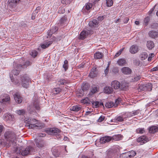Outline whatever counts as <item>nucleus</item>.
I'll return each mask as SVG.
<instances>
[{
	"mask_svg": "<svg viewBox=\"0 0 158 158\" xmlns=\"http://www.w3.org/2000/svg\"><path fill=\"white\" fill-rule=\"evenodd\" d=\"M118 64L120 66L125 65L127 64V62L125 59L123 58H120L117 61Z\"/></svg>",
	"mask_w": 158,
	"mask_h": 158,
	"instance_id": "4be33fe9",
	"label": "nucleus"
},
{
	"mask_svg": "<svg viewBox=\"0 0 158 158\" xmlns=\"http://www.w3.org/2000/svg\"><path fill=\"white\" fill-rule=\"evenodd\" d=\"M111 85L112 87L115 89H120L121 87L120 83L117 80H114L112 81Z\"/></svg>",
	"mask_w": 158,
	"mask_h": 158,
	"instance_id": "ddd939ff",
	"label": "nucleus"
},
{
	"mask_svg": "<svg viewBox=\"0 0 158 158\" xmlns=\"http://www.w3.org/2000/svg\"><path fill=\"white\" fill-rule=\"evenodd\" d=\"M105 117L103 116H101L97 120L98 122H102L104 119Z\"/></svg>",
	"mask_w": 158,
	"mask_h": 158,
	"instance_id": "5fc2aeb1",
	"label": "nucleus"
},
{
	"mask_svg": "<svg viewBox=\"0 0 158 158\" xmlns=\"http://www.w3.org/2000/svg\"><path fill=\"white\" fill-rule=\"evenodd\" d=\"M89 87V85L88 83H83L82 84L81 88L83 90H86L88 89Z\"/></svg>",
	"mask_w": 158,
	"mask_h": 158,
	"instance_id": "e433bc0d",
	"label": "nucleus"
},
{
	"mask_svg": "<svg viewBox=\"0 0 158 158\" xmlns=\"http://www.w3.org/2000/svg\"><path fill=\"white\" fill-rule=\"evenodd\" d=\"M127 152L128 153V154L130 155L129 156L130 158L135 156L136 154V152L133 150H131Z\"/></svg>",
	"mask_w": 158,
	"mask_h": 158,
	"instance_id": "58836bf2",
	"label": "nucleus"
},
{
	"mask_svg": "<svg viewBox=\"0 0 158 158\" xmlns=\"http://www.w3.org/2000/svg\"><path fill=\"white\" fill-rule=\"evenodd\" d=\"M121 102V99L120 98H118L115 100V102H114V107L117 106L118 105L119 103V102Z\"/></svg>",
	"mask_w": 158,
	"mask_h": 158,
	"instance_id": "864d4df0",
	"label": "nucleus"
},
{
	"mask_svg": "<svg viewBox=\"0 0 158 158\" xmlns=\"http://www.w3.org/2000/svg\"><path fill=\"white\" fill-rule=\"evenodd\" d=\"M30 64L31 62L30 61L28 60H27L24 62L23 65L24 66V67H27L28 66L30 65Z\"/></svg>",
	"mask_w": 158,
	"mask_h": 158,
	"instance_id": "4d7b16f0",
	"label": "nucleus"
},
{
	"mask_svg": "<svg viewBox=\"0 0 158 158\" xmlns=\"http://www.w3.org/2000/svg\"><path fill=\"white\" fill-rule=\"evenodd\" d=\"M68 62L67 60H65L64 61V64L63 65V67L65 71H66L68 68Z\"/></svg>",
	"mask_w": 158,
	"mask_h": 158,
	"instance_id": "ea45409f",
	"label": "nucleus"
},
{
	"mask_svg": "<svg viewBox=\"0 0 158 158\" xmlns=\"http://www.w3.org/2000/svg\"><path fill=\"white\" fill-rule=\"evenodd\" d=\"M35 142L36 146L39 148H41L44 146V141L39 139H35Z\"/></svg>",
	"mask_w": 158,
	"mask_h": 158,
	"instance_id": "a211bd4d",
	"label": "nucleus"
},
{
	"mask_svg": "<svg viewBox=\"0 0 158 158\" xmlns=\"http://www.w3.org/2000/svg\"><path fill=\"white\" fill-rule=\"evenodd\" d=\"M97 90H98V87L96 86H94L93 87L91 91L92 93L94 94V93H95Z\"/></svg>",
	"mask_w": 158,
	"mask_h": 158,
	"instance_id": "13d9d810",
	"label": "nucleus"
},
{
	"mask_svg": "<svg viewBox=\"0 0 158 158\" xmlns=\"http://www.w3.org/2000/svg\"><path fill=\"white\" fill-rule=\"evenodd\" d=\"M108 71H109V65L107 66V67H106V69H105V70L104 71L105 74L106 75L107 74V73L108 72Z\"/></svg>",
	"mask_w": 158,
	"mask_h": 158,
	"instance_id": "338daca9",
	"label": "nucleus"
},
{
	"mask_svg": "<svg viewBox=\"0 0 158 158\" xmlns=\"http://www.w3.org/2000/svg\"><path fill=\"white\" fill-rule=\"evenodd\" d=\"M61 89L59 88H54V94L55 95L58 94L61 91Z\"/></svg>",
	"mask_w": 158,
	"mask_h": 158,
	"instance_id": "79ce46f5",
	"label": "nucleus"
},
{
	"mask_svg": "<svg viewBox=\"0 0 158 158\" xmlns=\"http://www.w3.org/2000/svg\"><path fill=\"white\" fill-rule=\"evenodd\" d=\"M120 135H115L114 136V139H115L116 140H119L120 139Z\"/></svg>",
	"mask_w": 158,
	"mask_h": 158,
	"instance_id": "0e129e2a",
	"label": "nucleus"
},
{
	"mask_svg": "<svg viewBox=\"0 0 158 158\" xmlns=\"http://www.w3.org/2000/svg\"><path fill=\"white\" fill-rule=\"evenodd\" d=\"M149 36L152 38H155L158 36V32L157 31H151L149 32Z\"/></svg>",
	"mask_w": 158,
	"mask_h": 158,
	"instance_id": "aec40b11",
	"label": "nucleus"
},
{
	"mask_svg": "<svg viewBox=\"0 0 158 158\" xmlns=\"http://www.w3.org/2000/svg\"><path fill=\"white\" fill-rule=\"evenodd\" d=\"M158 26V24L157 23H153L151 25V27L152 28H155Z\"/></svg>",
	"mask_w": 158,
	"mask_h": 158,
	"instance_id": "680f3d73",
	"label": "nucleus"
},
{
	"mask_svg": "<svg viewBox=\"0 0 158 158\" xmlns=\"http://www.w3.org/2000/svg\"><path fill=\"white\" fill-rule=\"evenodd\" d=\"M149 139L146 136L142 135L137 139V141L140 143L141 145H143L149 141Z\"/></svg>",
	"mask_w": 158,
	"mask_h": 158,
	"instance_id": "6e6552de",
	"label": "nucleus"
},
{
	"mask_svg": "<svg viewBox=\"0 0 158 158\" xmlns=\"http://www.w3.org/2000/svg\"><path fill=\"white\" fill-rule=\"evenodd\" d=\"M19 73V71L17 69L13 70L10 73V77L11 81L15 85L18 84L19 82V81L17 79L16 80L14 79L13 75L15 77V76L18 75Z\"/></svg>",
	"mask_w": 158,
	"mask_h": 158,
	"instance_id": "39448f33",
	"label": "nucleus"
},
{
	"mask_svg": "<svg viewBox=\"0 0 158 158\" xmlns=\"http://www.w3.org/2000/svg\"><path fill=\"white\" fill-rule=\"evenodd\" d=\"M147 46L149 49H152L154 47V44L152 41H148L147 42Z\"/></svg>",
	"mask_w": 158,
	"mask_h": 158,
	"instance_id": "c85d7f7f",
	"label": "nucleus"
},
{
	"mask_svg": "<svg viewBox=\"0 0 158 158\" xmlns=\"http://www.w3.org/2000/svg\"><path fill=\"white\" fill-rule=\"evenodd\" d=\"M93 5L91 3H86L83 6L82 11L85 14H88L92 9Z\"/></svg>",
	"mask_w": 158,
	"mask_h": 158,
	"instance_id": "0eeeda50",
	"label": "nucleus"
},
{
	"mask_svg": "<svg viewBox=\"0 0 158 158\" xmlns=\"http://www.w3.org/2000/svg\"><path fill=\"white\" fill-rule=\"evenodd\" d=\"M143 90H147L149 91H151L152 89V85L150 83H146L143 85Z\"/></svg>",
	"mask_w": 158,
	"mask_h": 158,
	"instance_id": "2eb2a0df",
	"label": "nucleus"
},
{
	"mask_svg": "<svg viewBox=\"0 0 158 158\" xmlns=\"http://www.w3.org/2000/svg\"><path fill=\"white\" fill-rule=\"evenodd\" d=\"M98 24V23L96 19H93L89 22V26L94 27H97Z\"/></svg>",
	"mask_w": 158,
	"mask_h": 158,
	"instance_id": "393cba45",
	"label": "nucleus"
},
{
	"mask_svg": "<svg viewBox=\"0 0 158 158\" xmlns=\"http://www.w3.org/2000/svg\"><path fill=\"white\" fill-rule=\"evenodd\" d=\"M66 18L65 17H63L61 18L59 21V22L58 24L60 23V25L61 26H63L65 25L66 23H65L66 22Z\"/></svg>",
	"mask_w": 158,
	"mask_h": 158,
	"instance_id": "72a5a7b5",
	"label": "nucleus"
},
{
	"mask_svg": "<svg viewBox=\"0 0 158 158\" xmlns=\"http://www.w3.org/2000/svg\"><path fill=\"white\" fill-rule=\"evenodd\" d=\"M140 111L139 110H136L133 111L132 112H126L125 114V115L126 116V117H125L124 118H130L136 115H139L140 113Z\"/></svg>",
	"mask_w": 158,
	"mask_h": 158,
	"instance_id": "1a4fd4ad",
	"label": "nucleus"
},
{
	"mask_svg": "<svg viewBox=\"0 0 158 158\" xmlns=\"http://www.w3.org/2000/svg\"><path fill=\"white\" fill-rule=\"evenodd\" d=\"M14 97L15 100L17 103H20L22 102L23 98L20 96L19 93L18 92L16 93L14 96Z\"/></svg>",
	"mask_w": 158,
	"mask_h": 158,
	"instance_id": "f8f14e48",
	"label": "nucleus"
},
{
	"mask_svg": "<svg viewBox=\"0 0 158 158\" xmlns=\"http://www.w3.org/2000/svg\"><path fill=\"white\" fill-rule=\"evenodd\" d=\"M148 55L146 52H143L140 54V59L142 60H143L146 59L148 57Z\"/></svg>",
	"mask_w": 158,
	"mask_h": 158,
	"instance_id": "c9c22d12",
	"label": "nucleus"
},
{
	"mask_svg": "<svg viewBox=\"0 0 158 158\" xmlns=\"http://www.w3.org/2000/svg\"><path fill=\"white\" fill-rule=\"evenodd\" d=\"M16 112L18 114L20 115H22L23 114L25 113V111L23 110H19L16 111Z\"/></svg>",
	"mask_w": 158,
	"mask_h": 158,
	"instance_id": "09e8293b",
	"label": "nucleus"
},
{
	"mask_svg": "<svg viewBox=\"0 0 158 158\" xmlns=\"http://www.w3.org/2000/svg\"><path fill=\"white\" fill-rule=\"evenodd\" d=\"M66 81L64 79H60L58 81V84L59 85H63L66 83Z\"/></svg>",
	"mask_w": 158,
	"mask_h": 158,
	"instance_id": "a19ab883",
	"label": "nucleus"
},
{
	"mask_svg": "<svg viewBox=\"0 0 158 158\" xmlns=\"http://www.w3.org/2000/svg\"><path fill=\"white\" fill-rule=\"evenodd\" d=\"M136 132L138 134H143L145 132L144 128H139L136 129Z\"/></svg>",
	"mask_w": 158,
	"mask_h": 158,
	"instance_id": "4c0bfd02",
	"label": "nucleus"
},
{
	"mask_svg": "<svg viewBox=\"0 0 158 158\" xmlns=\"http://www.w3.org/2000/svg\"><path fill=\"white\" fill-rule=\"evenodd\" d=\"M30 54L34 58L38 54V52L36 50H33L31 51V52Z\"/></svg>",
	"mask_w": 158,
	"mask_h": 158,
	"instance_id": "37998d69",
	"label": "nucleus"
},
{
	"mask_svg": "<svg viewBox=\"0 0 158 158\" xmlns=\"http://www.w3.org/2000/svg\"><path fill=\"white\" fill-rule=\"evenodd\" d=\"M27 109L29 113H31L34 112V109L33 108H31V106H29L28 107Z\"/></svg>",
	"mask_w": 158,
	"mask_h": 158,
	"instance_id": "bf43d9fd",
	"label": "nucleus"
},
{
	"mask_svg": "<svg viewBox=\"0 0 158 158\" xmlns=\"http://www.w3.org/2000/svg\"><path fill=\"white\" fill-rule=\"evenodd\" d=\"M111 137L109 136H106L101 138L100 139V142L101 143H104L108 142L111 140Z\"/></svg>",
	"mask_w": 158,
	"mask_h": 158,
	"instance_id": "dca6fc26",
	"label": "nucleus"
},
{
	"mask_svg": "<svg viewBox=\"0 0 158 158\" xmlns=\"http://www.w3.org/2000/svg\"><path fill=\"white\" fill-rule=\"evenodd\" d=\"M52 43V41H48L47 43L41 44V48L43 49H45L49 46Z\"/></svg>",
	"mask_w": 158,
	"mask_h": 158,
	"instance_id": "2f4dec72",
	"label": "nucleus"
},
{
	"mask_svg": "<svg viewBox=\"0 0 158 158\" xmlns=\"http://www.w3.org/2000/svg\"><path fill=\"white\" fill-rule=\"evenodd\" d=\"M97 74L94 72H90L89 74V76L92 78H94L96 76Z\"/></svg>",
	"mask_w": 158,
	"mask_h": 158,
	"instance_id": "6e6d98bb",
	"label": "nucleus"
},
{
	"mask_svg": "<svg viewBox=\"0 0 158 158\" xmlns=\"http://www.w3.org/2000/svg\"><path fill=\"white\" fill-rule=\"evenodd\" d=\"M113 91V89L110 86H106L104 89V92L106 94H110Z\"/></svg>",
	"mask_w": 158,
	"mask_h": 158,
	"instance_id": "5701e85b",
	"label": "nucleus"
},
{
	"mask_svg": "<svg viewBox=\"0 0 158 158\" xmlns=\"http://www.w3.org/2000/svg\"><path fill=\"white\" fill-rule=\"evenodd\" d=\"M106 3L108 6H111L113 4L112 0H106Z\"/></svg>",
	"mask_w": 158,
	"mask_h": 158,
	"instance_id": "3c124183",
	"label": "nucleus"
},
{
	"mask_svg": "<svg viewBox=\"0 0 158 158\" xmlns=\"http://www.w3.org/2000/svg\"><path fill=\"white\" fill-rule=\"evenodd\" d=\"M105 17V16L103 15L98 16L97 19L98 21H101L103 20Z\"/></svg>",
	"mask_w": 158,
	"mask_h": 158,
	"instance_id": "052dcab7",
	"label": "nucleus"
},
{
	"mask_svg": "<svg viewBox=\"0 0 158 158\" xmlns=\"http://www.w3.org/2000/svg\"><path fill=\"white\" fill-rule=\"evenodd\" d=\"M149 132L152 133H154L158 131V127L157 126H152L149 128Z\"/></svg>",
	"mask_w": 158,
	"mask_h": 158,
	"instance_id": "b1692460",
	"label": "nucleus"
},
{
	"mask_svg": "<svg viewBox=\"0 0 158 158\" xmlns=\"http://www.w3.org/2000/svg\"><path fill=\"white\" fill-rule=\"evenodd\" d=\"M81 102L84 104L89 105L91 103V102L90 99L88 97H86L85 98L82 99Z\"/></svg>",
	"mask_w": 158,
	"mask_h": 158,
	"instance_id": "c756f323",
	"label": "nucleus"
},
{
	"mask_svg": "<svg viewBox=\"0 0 158 158\" xmlns=\"http://www.w3.org/2000/svg\"><path fill=\"white\" fill-rule=\"evenodd\" d=\"M20 0H9L8 2L9 4L11 6L13 7H15L17 3Z\"/></svg>",
	"mask_w": 158,
	"mask_h": 158,
	"instance_id": "bb28decb",
	"label": "nucleus"
},
{
	"mask_svg": "<svg viewBox=\"0 0 158 158\" xmlns=\"http://www.w3.org/2000/svg\"><path fill=\"white\" fill-rule=\"evenodd\" d=\"M103 54L101 52H96L94 54V57L95 59H100L103 57Z\"/></svg>",
	"mask_w": 158,
	"mask_h": 158,
	"instance_id": "cd10ccee",
	"label": "nucleus"
},
{
	"mask_svg": "<svg viewBox=\"0 0 158 158\" xmlns=\"http://www.w3.org/2000/svg\"><path fill=\"white\" fill-rule=\"evenodd\" d=\"M4 136L5 138L9 141H12L15 139V133L10 130L7 131L5 132Z\"/></svg>",
	"mask_w": 158,
	"mask_h": 158,
	"instance_id": "20e7f679",
	"label": "nucleus"
},
{
	"mask_svg": "<svg viewBox=\"0 0 158 158\" xmlns=\"http://www.w3.org/2000/svg\"><path fill=\"white\" fill-rule=\"evenodd\" d=\"M10 99L9 96L7 94H5L4 95L3 98L0 97V102L2 103L5 104L10 100Z\"/></svg>",
	"mask_w": 158,
	"mask_h": 158,
	"instance_id": "4468645a",
	"label": "nucleus"
},
{
	"mask_svg": "<svg viewBox=\"0 0 158 158\" xmlns=\"http://www.w3.org/2000/svg\"><path fill=\"white\" fill-rule=\"evenodd\" d=\"M138 51V48L136 45H132L130 48V52L131 54H135Z\"/></svg>",
	"mask_w": 158,
	"mask_h": 158,
	"instance_id": "412c9836",
	"label": "nucleus"
},
{
	"mask_svg": "<svg viewBox=\"0 0 158 158\" xmlns=\"http://www.w3.org/2000/svg\"><path fill=\"white\" fill-rule=\"evenodd\" d=\"M33 105L35 108L37 110H40V106L39 103L37 102H34L33 104Z\"/></svg>",
	"mask_w": 158,
	"mask_h": 158,
	"instance_id": "c03bdc74",
	"label": "nucleus"
},
{
	"mask_svg": "<svg viewBox=\"0 0 158 158\" xmlns=\"http://www.w3.org/2000/svg\"><path fill=\"white\" fill-rule=\"evenodd\" d=\"M26 126L29 129H40L44 127V124L35 118H26L24 119Z\"/></svg>",
	"mask_w": 158,
	"mask_h": 158,
	"instance_id": "f257e3e1",
	"label": "nucleus"
},
{
	"mask_svg": "<svg viewBox=\"0 0 158 158\" xmlns=\"http://www.w3.org/2000/svg\"><path fill=\"white\" fill-rule=\"evenodd\" d=\"M128 86V84L126 82H124L121 85L120 89L123 90H126L127 89Z\"/></svg>",
	"mask_w": 158,
	"mask_h": 158,
	"instance_id": "a878e982",
	"label": "nucleus"
},
{
	"mask_svg": "<svg viewBox=\"0 0 158 158\" xmlns=\"http://www.w3.org/2000/svg\"><path fill=\"white\" fill-rule=\"evenodd\" d=\"M141 78L140 76H136L134 78H131L130 80V81L131 82H134L137 81L139 80Z\"/></svg>",
	"mask_w": 158,
	"mask_h": 158,
	"instance_id": "f704fd0d",
	"label": "nucleus"
},
{
	"mask_svg": "<svg viewBox=\"0 0 158 158\" xmlns=\"http://www.w3.org/2000/svg\"><path fill=\"white\" fill-rule=\"evenodd\" d=\"M65 12V10L64 8H59V13H61V14H63Z\"/></svg>",
	"mask_w": 158,
	"mask_h": 158,
	"instance_id": "e2e57ef3",
	"label": "nucleus"
},
{
	"mask_svg": "<svg viewBox=\"0 0 158 158\" xmlns=\"http://www.w3.org/2000/svg\"><path fill=\"white\" fill-rule=\"evenodd\" d=\"M81 109V107L80 106L78 105H76L71 107L70 109V110L75 112H78Z\"/></svg>",
	"mask_w": 158,
	"mask_h": 158,
	"instance_id": "7c9ffc66",
	"label": "nucleus"
},
{
	"mask_svg": "<svg viewBox=\"0 0 158 158\" xmlns=\"http://www.w3.org/2000/svg\"><path fill=\"white\" fill-rule=\"evenodd\" d=\"M38 136L40 137H44L46 136V134L45 133H39Z\"/></svg>",
	"mask_w": 158,
	"mask_h": 158,
	"instance_id": "69168bd1",
	"label": "nucleus"
},
{
	"mask_svg": "<svg viewBox=\"0 0 158 158\" xmlns=\"http://www.w3.org/2000/svg\"><path fill=\"white\" fill-rule=\"evenodd\" d=\"M121 71L123 73L125 74L128 75L131 73V69L128 67H124L121 69Z\"/></svg>",
	"mask_w": 158,
	"mask_h": 158,
	"instance_id": "6ab92c4d",
	"label": "nucleus"
},
{
	"mask_svg": "<svg viewBox=\"0 0 158 158\" xmlns=\"http://www.w3.org/2000/svg\"><path fill=\"white\" fill-rule=\"evenodd\" d=\"M150 20V18L149 17H146L144 20V25L145 26H146L147 25L148 23L149 22V21Z\"/></svg>",
	"mask_w": 158,
	"mask_h": 158,
	"instance_id": "49530a36",
	"label": "nucleus"
},
{
	"mask_svg": "<svg viewBox=\"0 0 158 158\" xmlns=\"http://www.w3.org/2000/svg\"><path fill=\"white\" fill-rule=\"evenodd\" d=\"M21 85L22 86L25 88H27L31 83V81L29 77L24 75L21 77Z\"/></svg>",
	"mask_w": 158,
	"mask_h": 158,
	"instance_id": "7ed1b4c3",
	"label": "nucleus"
},
{
	"mask_svg": "<svg viewBox=\"0 0 158 158\" xmlns=\"http://www.w3.org/2000/svg\"><path fill=\"white\" fill-rule=\"evenodd\" d=\"M58 30V27L55 26H52L50 30H48L47 32V34L48 35L47 38L50 37L53 34L55 33Z\"/></svg>",
	"mask_w": 158,
	"mask_h": 158,
	"instance_id": "9b49d317",
	"label": "nucleus"
},
{
	"mask_svg": "<svg viewBox=\"0 0 158 158\" xmlns=\"http://www.w3.org/2000/svg\"><path fill=\"white\" fill-rule=\"evenodd\" d=\"M105 106L107 108H110L113 107H114V103L112 102H108L106 103Z\"/></svg>",
	"mask_w": 158,
	"mask_h": 158,
	"instance_id": "473e14b6",
	"label": "nucleus"
},
{
	"mask_svg": "<svg viewBox=\"0 0 158 158\" xmlns=\"http://www.w3.org/2000/svg\"><path fill=\"white\" fill-rule=\"evenodd\" d=\"M115 119L116 122H122L124 121V118L120 116L116 117Z\"/></svg>",
	"mask_w": 158,
	"mask_h": 158,
	"instance_id": "8fccbe9b",
	"label": "nucleus"
},
{
	"mask_svg": "<svg viewBox=\"0 0 158 158\" xmlns=\"http://www.w3.org/2000/svg\"><path fill=\"white\" fill-rule=\"evenodd\" d=\"M35 152V149L31 146H27L21 152L23 156H26L29 154H31Z\"/></svg>",
	"mask_w": 158,
	"mask_h": 158,
	"instance_id": "423d86ee",
	"label": "nucleus"
},
{
	"mask_svg": "<svg viewBox=\"0 0 158 158\" xmlns=\"http://www.w3.org/2000/svg\"><path fill=\"white\" fill-rule=\"evenodd\" d=\"M158 71V68L156 66L151 69V71Z\"/></svg>",
	"mask_w": 158,
	"mask_h": 158,
	"instance_id": "774afa93",
	"label": "nucleus"
},
{
	"mask_svg": "<svg viewBox=\"0 0 158 158\" xmlns=\"http://www.w3.org/2000/svg\"><path fill=\"white\" fill-rule=\"evenodd\" d=\"M91 103L93 105H94L96 108H97L99 106V102L98 101L94 102V101H91Z\"/></svg>",
	"mask_w": 158,
	"mask_h": 158,
	"instance_id": "603ef678",
	"label": "nucleus"
},
{
	"mask_svg": "<svg viewBox=\"0 0 158 158\" xmlns=\"http://www.w3.org/2000/svg\"><path fill=\"white\" fill-rule=\"evenodd\" d=\"M45 131L46 133L49 135H55L58 139L60 138V133L61 132V131L57 128H51L45 130Z\"/></svg>",
	"mask_w": 158,
	"mask_h": 158,
	"instance_id": "f03ea898",
	"label": "nucleus"
},
{
	"mask_svg": "<svg viewBox=\"0 0 158 158\" xmlns=\"http://www.w3.org/2000/svg\"><path fill=\"white\" fill-rule=\"evenodd\" d=\"M91 30L83 31H81L80 34L79 39L81 40H84L89 35H90L92 33Z\"/></svg>",
	"mask_w": 158,
	"mask_h": 158,
	"instance_id": "9d476101",
	"label": "nucleus"
},
{
	"mask_svg": "<svg viewBox=\"0 0 158 158\" xmlns=\"http://www.w3.org/2000/svg\"><path fill=\"white\" fill-rule=\"evenodd\" d=\"M129 155H130L128 154V152H127L125 153H123L122 154L121 157L122 158H130Z\"/></svg>",
	"mask_w": 158,
	"mask_h": 158,
	"instance_id": "a18cd8bd",
	"label": "nucleus"
},
{
	"mask_svg": "<svg viewBox=\"0 0 158 158\" xmlns=\"http://www.w3.org/2000/svg\"><path fill=\"white\" fill-rule=\"evenodd\" d=\"M14 116L10 114H6L4 115V119L10 123L11 121L13 120L14 119Z\"/></svg>",
	"mask_w": 158,
	"mask_h": 158,
	"instance_id": "f3484780",
	"label": "nucleus"
},
{
	"mask_svg": "<svg viewBox=\"0 0 158 158\" xmlns=\"http://www.w3.org/2000/svg\"><path fill=\"white\" fill-rule=\"evenodd\" d=\"M72 0H62L61 3L63 4L67 5L69 4Z\"/></svg>",
	"mask_w": 158,
	"mask_h": 158,
	"instance_id": "de8ad7c7",
	"label": "nucleus"
}]
</instances>
